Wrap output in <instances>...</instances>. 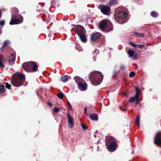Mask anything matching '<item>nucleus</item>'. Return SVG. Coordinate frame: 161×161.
<instances>
[{
    "label": "nucleus",
    "instance_id": "nucleus-9",
    "mask_svg": "<svg viewBox=\"0 0 161 161\" xmlns=\"http://www.w3.org/2000/svg\"><path fill=\"white\" fill-rule=\"evenodd\" d=\"M67 116L69 127L70 128H72L74 126L73 117L69 114H67Z\"/></svg>",
    "mask_w": 161,
    "mask_h": 161
},
{
    "label": "nucleus",
    "instance_id": "nucleus-4",
    "mask_svg": "<svg viewBox=\"0 0 161 161\" xmlns=\"http://www.w3.org/2000/svg\"><path fill=\"white\" fill-rule=\"evenodd\" d=\"M22 67L25 71L29 72L36 71L38 68L36 62L32 61L23 64Z\"/></svg>",
    "mask_w": 161,
    "mask_h": 161
},
{
    "label": "nucleus",
    "instance_id": "nucleus-36",
    "mask_svg": "<svg viewBox=\"0 0 161 161\" xmlns=\"http://www.w3.org/2000/svg\"><path fill=\"white\" fill-rule=\"evenodd\" d=\"M53 111L57 113L59 112V109L55 107L53 109Z\"/></svg>",
    "mask_w": 161,
    "mask_h": 161
},
{
    "label": "nucleus",
    "instance_id": "nucleus-49",
    "mask_svg": "<svg viewBox=\"0 0 161 161\" xmlns=\"http://www.w3.org/2000/svg\"><path fill=\"white\" fill-rule=\"evenodd\" d=\"M124 95L125 96H126V93H124Z\"/></svg>",
    "mask_w": 161,
    "mask_h": 161
},
{
    "label": "nucleus",
    "instance_id": "nucleus-26",
    "mask_svg": "<svg viewBox=\"0 0 161 161\" xmlns=\"http://www.w3.org/2000/svg\"><path fill=\"white\" fill-rule=\"evenodd\" d=\"M61 80L64 82H66L68 80V76L65 75L64 77L63 76H61Z\"/></svg>",
    "mask_w": 161,
    "mask_h": 161
},
{
    "label": "nucleus",
    "instance_id": "nucleus-7",
    "mask_svg": "<svg viewBox=\"0 0 161 161\" xmlns=\"http://www.w3.org/2000/svg\"><path fill=\"white\" fill-rule=\"evenodd\" d=\"M117 145V141L113 142L111 143H110L106 146L108 147V150L110 152L114 151L116 149V147Z\"/></svg>",
    "mask_w": 161,
    "mask_h": 161
},
{
    "label": "nucleus",
    "instance_id": "nucleus-15",
    "mask_svg": "<svg viewBox=\"0 0 161 161\" xmlns=\"http://www.w3.org/2000/svg\"><path fill=\"white\" fill-rule=\"evenodd\" d=\"M127 13L126 12H119L118 15V17L119 19H124L126 16Z\"/></svg>",
    "mask_w": 161,
    "mask_h": 161
},
{
    "label": "nucleus",
    "instance_id": "nucleus-42",
    "mask_svg": "<svg viewBox=\"0 0 161 161\" xmlns=\"http://www.w3.org/2000/svg\"><path fill=\"white\" fill-rule=\"evenodd\" d=\"M67 103H68V105L70 107V108L71 109L72 106H71V104H70V103H69V102L68 101H67Z\"/></svg>",
    "mask_w": 161,
    "mask_h": 161
},
{
    "label": "nucleus",
    "instance_id": "nucleus-33",
    "mask_svg": "<svg viewBox=\"0 0 161 161\" xmlns=\"http://www.w3.org/2000/svg\"><path fill=\"white\" fill-rule=\"evenodd\" d=\"M136 98L135 97H131V98H130L129 100V102H133L135 101V100H136Z\"/></svg>",
    "mask_w": 161,
    "mask_h": 161
},
{
    "label": "nucleus",
    "instance_id": "nucleus-24",
    "mask_svg": "<svg viewBox=\"0 0 161 161\" xmlns=\"http://www.w3.org/2000/svg\"><path fill=\"white\" fill-rule=\"evenodd\" d=\"M75 43L77 45V46L75 47V48L79 52L82 51V49L81 47L80 46L78 45V44L77 42H75Z\"/></svg>",
    "mask_w": 161,
    "mask_h": 161
},
{
    "label": "nucleus",
    "instance_id": "nucleus-30",
    "mask_svg": "<svg viewBox=\"0 0 161 161\" xmlns=\"http://www.w3.org/2000/svg\"><path fill=\"white\" fill-rule=\"evenodd\" d=\"M151 16L154 17H156L157 16V13L154 11L151 12Z\"/></svg>",
    "mask_w": 161,
    "mask_h": 161
},
{
    "label": "nucleus",
    "instance_id": "nucleus-2",
    "mask_svg": "<svg viewBox=\"0 0 161 161\" xmlns=\"http://www.w3.org/2000/svg\"><path fill=\"white\" fill-rule=\"evenodd\" d=\"M16 79L13 78L11 80L13 85L16 87H19L23 85L25 80V76L24 74L17 73L15 75Z\"/></svg>",
    "mask_w": 161,
    "mask_h": 161
},
{
    "label": "nucleus",
    "instance_id": "nucleus-10",
    "mask_svg": "<svg viewBox=\"0 0 161 161\" xmlns=\"http://www.w3.org/2000/svg\"><path fill=\"white\" fill-rule=\"evenodd\" d=\"M77 86L79 89L81 91H84L87 88V85L86 83H80L77 84Z\"/></svg>",
    "mask_w": 161,
    "mask_h": 161
},
{
    "label": "nucleus",
    "instance_id": "nucleus-13",
    "mask_svg": "<svg viewBox=\"0 0 161 161\" xmlns=\"http://www.w3.org/2000/svg\"><path fill=\"white\" fill-rule=\"evenodd\" d=\"M101 34L98 32L94 33L92 34L91 36V40L94 41L97 40L100 36Z\"/></svg>",
    "mask_w": 161,
    "mask_h": 161
},
{
    "label": "nucleus",
    "instance_id": "nucleus-18",
    "mask_svg": "<svg viewBox=\"0 0 161 161\" xmlns=\"http://www.w3.org/2000/svg\"><path fill=\"white\" fill-rule=\"evenodd\" d=\"M11 19H22L23 20V17L20 14H12L11 16Z\"/></svg>",
    "mask_w": 161,
    "mask_h": 161
},
{
    "label": "nucleus",
    "instance_id": "nucleus-31",
    "mask_svg": "<svg viewBox=\"0 0 161 161\" xmlns=\"http://www.w3.org/2000/svg\"><path fill=\"white\" fill-rule=\"evenodd\" d=\"M58 97L60 99H62L64 97V94L61 92H59L58 94Z\"/></svg>",
    "mask_w": 161,
    "mask_h": 161
},
{
    "label": "nucleus",
    "instance_id": "nucleus-12",
    "mask_svg": "<svg viewBox=\"0 0 161 161\" xmlns=\"http://www.w3.org/2000/svg\"><path fill=\"white\" fill-rule=\"evenodd\" d=\"M23 21L22 19H11L9 24L10 25H13L15 24H19L21 23Z\"/></svg>",
    "mask_w": 161,
    "mask_h": 161
},
{
    "label": "nucleus",
    "instance_id": "nucleus-17",
    "mask_svg": "<svg viewBox=\"0 0 161 161\" xmlns=\"http://www.w3.org/2000/svg\"><path fill=\"white\" fill-rule=\"evenodd\" d=\"M90 118L93 120H97L98 119L97 114H90L89 115Z\"/></svg>",
    "mask_w": 161,
    "mask_h": 161
},
{
    "label": "nucleus",
    "instance_id": "nucleus-43",
    "mask_svg": "<svg viewBox=\"0 0 161 161\" xmlns=\"http://www.w3.org/2000/svg\"><path fill=\"white\" fill-rule=\"evenodd\" d=\"M86 110H87V108H85L84 109V113H85V114H86Z\"/></svg>",
    "mask_w": 161,
    "mask_h": 161
},
{
    "label": "nucleus",
    "instance_id": "nucleus-14",
    "mask_svg": "<svg viewBox=\"0 0 161 161\" xmlns=\"http://www.w3.org/2000/svg\"><path fill=\"white\" fill-rule=\"evenodd\" d=\"M16 57L14 54L12 53L9 57L8 62L9 64H14L15 61Z\"/></svg>",
    "mask_w": 161,
    "mask_h": 161
},
{
    "label": "nucleus",
    "instance_id": "nucleus-46",
    "mask_svg": "<svg viewBox=\"0 0 161 161\" xmlns=\"http://www.w3.org/2000/svg\"><path fill=\"white\" fill-rule=\"evenodd\" d=\"M94 136L95 137V138H96V136L95 135H94Z\"/></svg>",
    "mask_w": 161,
    "mask_h": 161
},
{
    "label": "nucleus",
    "instance_id": "nucleus-16",
    "mask_svg": "<svg viewBox=\"0 0 161 161\" xmlns=\"http://www.w3.org/2000/svg\"><path fill=\"white\" fill-rule=\"evenodd\" d=\"M80 40L82 42H85L86 41V37L85 33L83 34H81L79 35Z\"/></svg>",
    "mask_w": 161,
    "mask_h": 161
},
{
    "label": "nucleus",
    "instance_id": "nucleus-41",
    "mask_svg": "<svg viewBox=\"0 0 161 161\" xmlns=\"http://www.w3.org/2000/svg\"><path fill=\"white\" fill-rule=\"evenodd\" d=\"M135 100H136V103L137 104L138 103L139 98H136Z\"/></svg>",
    "mask_w": 161,
    "mask_h": 161
},
{
    "label": "nucleus",
    "instance_id": "nucleus-28",
    "mask_svg": "<svg viewBox=\"0 0 161 161\" xmlns=\"http://www.w3.org/2000/svg\"><path fill=\"white\" fill-rule=\"evenodd\" d=\"M140 116L139 115H138L136 118V123L138 125H140Z\"/></svg>",
    "mask_w": 161,
    "mask_h": 161
},
{
    "label": "nucleus",
    "instance_id": "nucleus-44",
    "mask_svg": "<svg viewBox=\"0 0 161 161\" xmlns=\"http://www.w3.org/2000/svg\"><path fill=\"white\" fill-rule=\"evenodd\" d=\"M126 21H125L124 20H122V23H125Z\"/></svg>",
    "mask_w": 161,
    "mask_h": 161
},
{
    "label": "nucleus",
    "instance_id": "nucleus-45",
    "mask_svg": "<svg viewBox=\"0 0 161 161\" xmlns=\"http://www.w3.org/2000/svg\"><path fill=\"white\" fill-rule=\"evenodd\" d=\"M48 105L50 106H52V104L51 103H48Z\"/></svg>",
    "mask_w": 161,
    "mask_h": 161
},
{
    "label": "nucleus",
    "instance_id": "nucleus-35",
    "mask_svg": "<svg viewBox=\"0 0 161 161\" xmlns=\"http://www.w3.org/2000/svg\"><path fill=\"white\" fill-rule=\"evenodd\" d=\"M129 44L134 47H137V44H135L133 42H130Z\"/></svg>",
    "mask_w": 161,
    "mask_h": 161
},
{
    "label": "nucleus",
    "instance_id": "nucleus-11",
    "mask_svg": "<svg viewBox=\"0 0 161 161\" xmlns=\"http://www.w3.org/2000/svg\"><path fill=\"white\" fill-rule=\"evenodd\" d=\"M116 140L114 137L111 136H108L106 138V145L110 144V143H111L113 142H116Z\"/></svg>",
    "mask_w": 161,
    "mask_h": 161
},
{
    "label": "nucleus",
    "instance_id": "nucleus-29",
    "mask_svg": "<svg viewBox=\"0 0 161 161\" xmlns=\"http://www.w3.org/2000/svg\"><path fill=\"white\" fill-rule=\"evenodd\" d=\"M117 1L116 0H111L109 3V4L110 5L113 4H116Z\"/></svg>",
    "mask_w": 161,
    "mask_h": 161
},
{
    "label": "nucleus",
    "instance_id": "nucleus-5",
    "mask_svg": "<svg viewBox=\"0 0 161 161\" xmlns=\"http://www.w3.org/2000/svg\"><path fill=\"white\" fill-rule=\"evenodd\" d=\"M98 8L100 9L101 12L104 15H108L110 13V8L107 5H99Z\"/></svg>",
    "mask_w": 161,
    "mask_h": 161
},
{
    "label": "nucleus",
    "instance_id": "nucleus-27",
    "mask_svg": "<svg viewBox=\"0 0 161 161\" xmlns=\"http://www.w3.org/2000/svg\"><path fill=\"white\" fill-rule=\"evenodd\" d=\"M5 88L4 85H0V93H2L5 92Z\"/></svg>",
    "mask_w": 161,
    "mask_h": 161
},
{
    "label": "nucleus",
    "instance_id": "nucleus-47",
    "mask_svg": "<svg viewBox=\"0 0 161 161\" xmlns=\"http://www.w3.org/2000/svg\"><path fill=\"white\" fill-rule=\"evenodd\" d=\"M117 73H118V72H116V73H114V74H115V75L116 74H117Z\"/></svg>",
    "mask_w": 161,
    "mask_h": 161
},
{
    "label": "nucleus",
    "instance_id": "nucleus-32",
    "mask_svg": "<svg viewBox=\"0 0 161 161\" xmlns=\"http://www.w3.org/2000/svg\"><path fill=\"white\" fill-rule=\"evenodd\" d=\"M135 75V73L134 72L132 71L131 72L129 75V77H132L134 76Z\"/></svg>",
    "mask_w": 161,
    "mask_h": 161
},
{
    "label": "nucleus",
    "instance_id": "nucleus-25",
    "mask_svg": "<svg viewBox=\"0 0 161 161\" xmlns=\"http://www.w3.org/2000/svg\"><path fill=\"white\" fill-rule=\"evenodd\" d=\"M137 47L141 49L144 48L146 50L147 49V46H146L144 44L137 45Z\"/></svg>",
    "mask_w": 161,
    "mask_h": 161
},
{
    "label": "nucleus",
    "instance_id": "nucleus-48",
    "mask_svg": "<svg viewBox=\"0 0 161 161\" xmlns=\"http://www.w3.org/2000/svg\"><path fill=\"white\" fill-rule=\"evenodd\" d=\"M120 108V109L121 110H124L123 109H121V108H120H120Z\"/></svg>",
    "mask_w": 161,
    "mask_h": 161
},
{
    "label": "nucleus",
    "instance_id": "nucleus-40",
    "mask_svg": "<svg viewBox=\"0 0 161 161\" xmlns=\"http://www.w3.org/2000/svg\"><path fill=\"white\" fill-rule=\"evenodd\" d=\"M120 69L122 70H124L125 69V67L123 65H121L120 66Z\"/></svg>",
    "mask_w": 161,
    "mask_h": 161
},
{
    "label": "nucleus",
    "instance_id": "nucleus-8",
    "mask_svg": "<svg viewBox=\"0 0 161 161\" xmlns=\"http://www.w3.org/2000/svg\"><path fill=\"white\" fill-rule=\"evenodd\" d=\"M154 143L158 146H161V132H158L155 136Z\"/></svg>",
    "mask_w": 161,
    "mask_h": 161
},
{
    "label": "nucleus",
    "instance_id": "nucleus-34",
    "mask_svg": "<svg viewBox=\"0 0 161 161\" xmlns=\"http://www.w3.org/2000/svg\"><path fill=\"white\" fill-rule=\"evenodd\" d=\"M81 127L84 130H86L87 129V127L84 124H81Z\"/></svg>",
    "mask_w": 161,
    "mask_h": 161
},
{
    "label": "nucleus",
    "instance_id": "nucleus-23",
    "mask_svg": "<svg viewBox=\"0 0 161 161\" xmlns=\"http://www.w3.org/2000/svg\"><path fill=\"white\" fill-rule=\"evenodd\" d=\"M9 44V42L7 40L5 41L3 43V46L0 48V50L3 49L4 47L8 46Z\"/></svg>",
    "mask_w": 161,
    "mask_h": 161
},
{
    "label": "nucleus",
    "instance_id": "nucleus-22",
    "mask_svg": "<svg viewBox=\"0 0 161 161\" xmlns=\"http://www.w3.org/2000/svg\"><path fill=\"white\" fill-rule=\"evenodd\" d=\"M135 89L136 90V96H135L136 98H139V97L140 95L141 91L140 89H138L137 87H135Z\"/></svg>",
    "mask_w": 161,
    "mask_h": 161
},
{
    "label": "nucleus",
    "instance_id": "nucleus-19",
    "mask_svg": "<svg viewBox=\"0 0 161 161\" xmlns=\"http://www.w3.org/2000/svg\"><path fill=\"white\" fill-rule=\"evenodd\" d=\"M134 53L135 51L131 49L129 50L127 52V53L129 55V57L133 59H135L133 58Z\"/></svg>",
    "mask_w": 161,
    "mask_h": 161
},
{
    "label": "nucleus",
    "instance_id": "nucleus-21",
    "mask_svg": "<svg viewBox=\"0 0 161 161\" xmlns=\"http://www.w3.org/2000/svg\"><path fill=\"white\" fill-rule=\"evenodd\" d=\"M4 60V58L3 55L0 54V67H4V65L3 62Z\"/></svg>",
    "mask_w": 161,
    "mask_h": 161
},
{
    "label": "nucleus",
    "instance_id": "nucleus-3",
    "mask_svg": "<svg viewBox=\"0 0 161 161\" xmlns=\"http://www.w3.org/2000/svg\"><path fill=\"white\" fill-rule=\"evenodd\" d=\"M99 27L102 31L106 32L110 31L113 30L111 23L106 19L103 20L100 22Z\"/></svg>",
    "mask_w": 161,
    "mask_h": 161
},
{
    "label": "nucleus",
    "instance_id": "nucleus-6",
    "mask_svg": "<svg viewBox=\"0 0 161 161\" xmlns=\"http://www.w3.org/2000/svg\"><path fill=\"white\" fill-rule=\"evenodd\" d=\"M74 27L72 30L74 31L78 35L85 33V30L83 26L80 25H73Z\"/></svg>",
    "mask_w": 161,
    "mask_h": 161
},
{
    "label": "nucleus",
    "instance_id": "nucleus-37",
    "mask_svg": "<svg viewBox=\"0 0 161 161\" xmlns=\"http://www.w3.org/2000/svg\"><path fill=\"white\" fill-rule=\"evenodd\" d=\"M135 34L137 35L138 36H140L141 37H143L144 36L143 34L142 33H135Z\"/></svg>",
    "mask_w": 161,
    "mask_h": 161
},
{
    "label": "nucleus",
    "instance_id": "nucleus-1",
    "mask_svg": "<svg viewBox=\"0 0 161 161\" xmlns=\"http://www.w3.org/2000/svg\"><path fill=\"white\" fill-rule=\"evenodd\" d=\"M89 77L92 84L96 86L100 84L102 82L103 75L99 71H93L90 73Z\"/></svg>",
    "mask_w": 161,
    "mask_h": 161
},
{
    "label": "nucleus",
    "instance_id": "nucleus-38",
    "mask_svg": "<svg viewBox=\"0 0 161 161\" xmlns=\"http://www.w3.org/2000/svg\"><path fill=\"white\" fill-rule=\"evenodd\" d=\"M5 24V21L4 20H1L0 21V26H3Z\"/></svg>",
    "mask_w": 161,
    "mask_h": 161
},
{
    "label": "nucleus",
    "instance_id": "nucleus-39",
    "mask_svg": "<svg viewBox=\"0 0 161 161\" xmlns=\"http://www.w3.org/2000/svg\"><path fill=\"white\" fill-rule=\"evenodd\" d=\"M5 86L8 89H10L11 86L10 85H9L8 83H6Z\"/></svg>",
    "mask_w": 161,
    "mask_h": 161
},
{
    "label": "nucleus",
    "instance_id": "nucleus-20",
    "mask_svg": "<svg viewBox=\"0 0 161 161\" xmlns=\"http://www.w3.org/2000/svg\"><path fill=\"white\" fill-rule=\"evenodd\" d=\"M74 79L76 83L79 84V83H81L83 81V79L80 78V77L76 76L74 78Z\"/></svg>",
    "mask_w": 161,
    "mask_h": 161
}]
</instances>
